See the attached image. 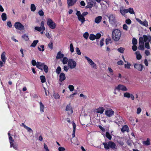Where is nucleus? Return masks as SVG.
I'll list each match as a JSON object with an SVG mask.
<instances>
[{"mask_svg": "<svg viewBox=\"0 0 151 151\" xmlns=\"http://www.w3.org/2000/svg\"><path fill=\"white\" fill-rule=\"evenodd\" d=\"M32 64L33 66H35L37 64V62L35 60H33L32 61Z\"/></svg>", "mask_w": 151, "mask_h": 151, "instance_id": "338daca9", "label": "nucleus"}, {"mask_svg": "<svg viewBox=\"0 0 151 151\" xmlns=\"http://www.w3.org/2000/svg\"><path fill=\"white\" fill-rule=\"evenodd\" d=\"M31 10L32 12H34L36 10V7L34 4H32L31 5Z\"/></svg>", "mask_w": 151, "mask_h": 151, "instance_id": "c9c22d12", "label": "nucleus"}, {"mask_svg": "<svg viewBox=\"0 0 151 151\" xmlns=\"http://www.w3.org/2000/svg\"><path fill=\"white\" fill-rule=\"evenodd\" d=\"M53 96L56 99H59L60 97L59 94L57 93H54L53 94Z\"/></svg>", "mask_w": 151, "mask_h": 151, "instance_id": "79ce46f5", "label": "nucleus"}, {"mask_svg": "<svg viewBox=\"0 0 151 151\" xmlns=\"http://www.w3.org/2000/svg\"><path fill=\"white\" fill-rule=\"evenodd\" d=\"M85 58L87 60L88 63L93 68L96 69V66L91 59L87 56H85Z\"/></svg>", "mask_w": 151, "mask_h": 151, "instance_id": "0eeeda50", "label": "nucleus"}, {"mask_svg": "<svg viewBox=\"0 0 151 151\" xmlns=\"http://www.w3.org/2000/svg\"><path fill=\"white\" fill-rule=\"evenodd\" d=\"M143 37H140L139 38V44H144Z\"/></svg>", "mask_w": 151, "mask_h": 151, "instance_id": "a18cd8bd", "label": "nucleus"}, {"mask_svg": "<svg viewBox=\"0 0 151 151\" xmlns=\"http://www.w3.org/2000/svg\"><path fill=\"white\" fill-rule=\"evenodd\" d=\"M137 40L135 38H133L132 40V44L133 45H135L137 44Z\"/></svg>", "mask_w": 151, "mask_h": 151, "instance_id": "37998d69", "label": "nucleus"}, {"mask_svg": "<svg viewBox=\"0 0 151 151\" xmlns=\"http://www.w3.org/2000/svg\"><path fill=\"white\" fill-rule=\"evenodd\" d=\"M66 79L64 73H60L59 76V81L62 82Z\"/></svg>", "mask_w": 151, "mask_h": 151, "instance_id": "f8f14e48", "label": "nucleus"}, {"mask_svg": "<svg viewBox=\"0 0 151 151\" xmlns=\"http://www.w3.org/2000/svg\"><path fill=\"white\" fill-rule=\"evenodd\" d=\"M114 114V111L111 109L107 110L105 112V114L108 117H111Z\"/></svg>", "mask_w": 151, "mask_h": 151, "instance_id": "1a4fd4ad", "label": "nucleus"}, {"mask_svg": "<svg viewBox=\"0 0 151 151\" xmlns=\"http://www.w3.org/2000/svg\"><path fill=\"white\" fill-rule=\"evenodd\" d=\"M38 42L39 41L38 40H34L31 44L30 46L31 47H35Z\"/></svg>", "mask_w": 151, "mask_h": 151, "instance_id": "a878e982", "label": "nucleus"}, {"mask_svg": "<svg viewBox=\"0 0 151 151\" xmlns=\"http://www.w3.org/2000/svg\"><path fill=\"white\" fill-rule=\"evenodd\" d=\"M39 104L40 106V110L41 112H44V109L45 108L42 102H39Z\"/></svg>", "mask_w": 151, "mask_h": 151, "instance_id": "5701e85b", "label": "nucleus"}, {"mask_svg": "<svg viewBox=\"0 0 151 151\" xmlns=\"http://www.w3.org/2000/svg\"><path fill=\"white\" fill-rule=\"evenodd\" d=\"M40 27L42 29V31H44L45 29V27L44 26V22L43 21H42L40 24Z\"/></svg>", "mask_w": 151, "mask_h": 151, "instance_id": "a19ab883", "label": "nucleus"}, {"mask_svg": "<svg viewBox=\"0 0 151 151\" xmlns=\"http://www.w3.org/2000/svg\"><path fill=\"white\" fill-rule=\"evenodd\" d=\"M43 70L46 73H47L48 72V66L45 65L44 64V65H43Z\"/></svg>", "mask_w": 151, "mask_h": 151, "instance_id": "72a5a7b5", "label": "nucleus"}, {"mask_svg": "<svg viewBox=\"0 0 151 151\" xmlns=\"http://www.w3.org/2000/svg\"><path fill=\"white\" fill-rule=\"evenodd\" d=\"M89 38L91 40L93 41L96 39V36L94 34H91L90 35Z\"/></svg>", "mask_w": 151, "mask_h": 151, "instance_id": "7c9ffc66", "label": "nucleus"}, {"mask_svg": "<svg viewBox=\"0 0 151 151\" xmlns=\"http://www.w3.org/2000/svg\"><path fill=\"white\" fill-rule=\"evenodd\" d=\"M5 55L6 53L5 52H4L2 53L1 55V59L4 63H5L6 61V58Z\"/></svg>", "mask_w": 151, "mask_h": 151, "instance_id": "dca6fc26", "label": "nucleus"}, {"mask_svg": "<svg viewBox=\"0 0 151 151\" xmlns=\"http://www.w3.org/2000/svg\"><path fill=\"white\" fill-rule=\"evenodd\" d=\"M65 110L66 111H70V113H69V112L68 113V115H70V114H72L73 112V111L72 109V108L70 106V104L67 105L66 108Z\"/></svg>", "mask_w": 151, "mask_h": 151, "instance_id": "2eb2a0df", "label": "nucleus"}, {"mask_svg": "<svg viewBox=\"0 0 151 151\" xmlns=\"http://www.w3.org/2000/svg\"><path fill=\"white\" fill-rule=\"evenodd\" d=\"M70 50L71 53L74 52V47L72 43H71L70 45Z\"/></svg>", "mask_w": 151, "mask_h": 151, "instance_id": "49530a36", "label": "nucleus"}, {"mask_svg": "<svg viewBox=\"0 0 151 151\" xmlns=\"http://www.w3.org/2000/svg\"><path fill=\"white\" fill-rule=\"evenodd\" d=\"M68 65L71 69L74 68L76 65V62L73 59H69L68 60Z\"/></svg>", "mask_w": 151, "mask_h": 151, "instance_id": "20e7f679", "label": "nucleus"}, {"mask_svg": "<svg viewBox=\"0 0 151 151\" xmlns=\"http://www.w3.org/2000/svg\"><path fill=\"white\" fill-rule=\"evenodd\" d=\"M104 39H101L100 42V45L101 47H102L104 45Z\"/></svg>", "mask_w": 151, "mask_h": 151, "instance_id": "0e129e2a", "label": "nucleus"}, {"mask_svg": "<svg viewBox=\"0 0 151 151\" xmlns=\"http://www.w3.org/2000/svg\"><path fill=\"white\" fill-rule=\"evenodd\" d=\"M106 137L109 140H111V139L112 136L108 132H106Z\"/></svg>", "mask_w": 151, "mask_h": 151, "instance_id": "393cba45", "label": "nucleus"}, {"mask_svg": "<svg viewBox=\"0 0 151 151\" xmlns=\"http://www.w3.org/2000/svg\"><path fill=\"white\" fill-rule=\"evenodd\" d=\"M68 62V59L66 57H63V59L62 62L63 64H66Z\"/></svg>", "mask_w": 151, "mask_h": 151, "instance_id": "c756f323", "label": "nucleus"}, {"mask_svg": "<svg viewBox=\"0 0 151 151\" xmlns=\"http://www.w3.org/2000/svg\"><path fill=\"white\" fill-rule=\"evenodd\" d=\"M27 130V131L30 132H32V130L31 129V128H30L26 126H25V128Z\"/></svg>", "mask_w": 151, "mask_h": 151, "instance_id": "052dcab7", "label": "nucleus"}, {"mask_svg": "<svg viewBox=\"0 0 151 151\" xmlns=\"http://www.w3.org/2000/svg\"><path fill=\"white\" fill-rule=\"evenodd\" d=\"M35 29L39 32H41L42 30V29L41 27H35Z\"/></svg>", "mask_w": 151, "mask_h": 151, "instance_id": "864d4df0", "label": "nucleus"}, {"mask_svg": "<svg viewBox=\"0 0 151 151\" xmlns=\"http://www.w3.org/2000/svg\"><path fill=\"white\" fill-rule=\"evenodd\" d=\"M41 81L42 83H45L46 81L45 77L44 76H41L40 77Z\"/></svg>", "mask_w": 151, "mask_h": 151, "instance_id": "2f4dec72", "label": "nucleus"}, {"mask_svg": "<svg viewBox=\"0 0 151 151\" xmlns=\"http://www.w3.org/2000/svg\"><path fill=\"white\" fill-rule=\"evenodd\" d=\"M64 55V54H62L61 51H59L57 55L56 58L57 60L61 59L63 58Z\"/></svg>", "mask_w": 151, "mask_h": 151, "instance_id": "a211bd4d", "label": "nucleus"}, {"mask_svg": "<svg viewBox=\"0 0 151 151\" xmlns=\"http://www.w3.org/2000/svg\"><path fill=\"white\" fill-rule=\"evenodd\" d=\"M38 14L41 16H43L44 15V12L42 10H40L39 11Z\"/></svg>", "mask_w": 151, "mask_h": 151, "instance_id": "4d7b16f0", "label": "nucleus"}, {"mask_svg": "<svg viewBox=\"0 0 151 151\" xmlns=\"http://www.w3.org/2000/svg\"><path fill=\"white\" fill-rule=\"evenodd\" d=\"M128 12L131 14H134V12L133 8H129L128 9Z\"/></svg>", "mask_w": 151, "mask_h": 151, "instance_id": "de8ad7c7", "label": "nucleus"}, {"mask_svg": "<svg viewBox=\"0 0 151 151\" xmlns=\"http://www.w3.org/2000/svg\"><path fill=\"white\" fill-rule=\"evenodd\" d=\"M93 6V4L91 2H88L87 5L86 6V8L91 9Z\"/></svg>", "mask_w": 151, "mask_h": 151, "instance_id": "cd10ccee", "label": "nucleus"}, {"mask_svg": "<svg viewBox=\"0 0 151 151\" xmlns=\"http://www.w3.org/2000/svg\"><path fill=\"white\" fill-rule=\"evenodd\" d=\"M69 89L70 91H73L74 89V87L72 85H69L68 86Z\"/></svg>", "mask_w": 151, "mask_h": 151, "instance_id": "3c124183", "label": "nucleus"}, {"mask_svg": "<svg viewBox=\"0 0 151 151\" xmlns=\"http://www.w3.org/2000/svg\"><path fill=\"white\" fill-rule=\"evenodd\" d=\"M77 1V0H67V3L69 6H72Z\"/></svg>", "mask_w": 151, "mask_h": 151, "instance_id": "9b49d317", "label": "nucleus"}, {"mask_svg": "<svg viewBox=\"0 0 151 151\" xmlns=\"http://www.w3.org/2000/svg\"><path fill=\"white\" fill-rule=\"evenodd\" d=\"M1 17L2 20L5 21L7 19L6 15V13H3L2 14Z\"/></svg>", "mask_w": 151, "mask_h": 151, "instance_id": "bb28decb", "label": "nucleus"}, {"mask_svg": "<svg viewBox=\"0 0 151 151\" xmlns=\"http://www.w3.org/2000/svg\"><path fill=\"white\" fill-rule=\"evenodd\" d=\"M141 24L143 25L144 26L147 27L148 25V23L147 21L145 20L144 22H143L142 24Z\"/></svg>", "mask_w": 151, "mask_h": 151, "instance_id": "603ef678", "label": "nucleus"}, {"mask_svg": "<svg viewBox=\"0 0 151 151\" xmlns=\"http://www.w3.org/2000/svg\"><path fill=\"white\" fill-rule=\"evenodd\" d=\"M129 130V128L128 126L127 125H125L123 126L121 129V131L122 132H124L125 131H128Z\"/></svg>", "mask_w": 151, "mask_h": 151, "instance_id": "412c9836", "label": "nucleus"}, {"mask_svg": "<svg viewBox=\"0 0 151 151\" xmlns=\"http://www.w3.org/2000/svg\"><path fill=\"white\" fill-rule=\"evenodd\" d=\"M143 37L144 38V41L145 42H150L151 40V37L150 35H148V36L145 35H143Z\"/></svg>", "mask_w": 151, "mask_h": 151, "instance_id": "ddd939ff", "label": "nucleus"}, {"mask_svg": "<svg viewBox=\"0 0 151 151\" xmlns=\"http://www.w3.org/2000/svg\"><path fill=\"white\" fill-rule=\"evenodd\" d=\"M108 18L109 21L112 23H114L115 21V16L113 14H110Z\"/></svg>", "mask_w": 151, "mask_h": 151, "instance_id": "4468645a", "label": "nucleus"}, {"mask_svg": "<svg viewBox=\"0 0 151 151\" xmlns=\"http://www.w3.org/2000/svg\"><path fill=\"white\" fill-rule=\"evenodd\" d=\"M102 19V17L101 16H98L95 18L94 22L96 24H99L101 22Z\"/></svg>", "mask_w": 151, "mask_h": 151, "instance_id": "6ab92c4d", "label": "nucleus"}, {"mask_svg": "<svg viewBox=\"0 0 151 151\" xmlns=\"http://www.w3.org/2000/svg\"><path fill=\"white\" fill-rule=\"evenodd\" d=\"M47 24L49 26V28L51 29H54L56 28V23L53 22L52 19L50 18H48L47 19Z\"/></svg>", "mask_w": 151, "mask_h": 151, "instance_id": "7ed1b4c3", "label": "nucleus"}, {"mask_svg": "<svg viewBox=\"0 0 151 151\" xmlns=\"http://www.w3.org/2000/svg\"><path fill=\"white\" fill-rule=\"evenodd\" d=\"M143 144L146 145H149L150 144V139L149 138H147V140L144 142Z\"/></svg>", "mask_w": 151, "mask_h": 151, "instance_id": "f704fd0d", "label": "nucleus"}, {"mask_svg": "<svg viewBox=\"0 0 151 151\" xmlns=\"http://www.w3.org/2000/svg\"><path fill=\"white\" fill-rule=\"evenodd\" d=\"M76 52H77V54L78 55H80L81 54V52L80 51V50H79V48L77 47L76 48Z\"/></svg>", "mask_w": 151, "mask_h": 151, "instance_id": "680f3d73", "label": "nucleus"}, {"mask_svg": "<svg viewBox=\"0 0 151 151\" xmlns=\"http://www.w3.org/2000/svg\"><path fill=\"white\" fill-rule=\"evenodd\" d=\"M89 36V34L88 32H85L83 35V37L86 39L88 38Z\"/></svg>", "mask_w": 151, "mask_h": 151, "instance_id": "09e8293b", "label": "nucleus"}, {"mask_svg": "<svg viewBox=\"0 0 151 151\" xmlns=\"http://www.w3.org/2000/svg\"><path fill=\"white\" fill-rule=\"evenodd\" d=\"M22 37L26 41H27L29 40L28 36L26 34H24L22 36Z\"/></svg>", "mask_w": 151, "mask_h": 151, "instance_id": "8fccbe9b", "label": "nucleus"}, {"mask_svg": "<svg viewBox=\"0 0 151 151\" xmlns=\"http://www.w3.org/2000/svg\"><path fill=\"white\" fill-rule=\"evenodd\" d=\"M139 46L138 47V49L139 50H143L144 49V44H139Z\"/></svg>", "mask_w": 151, "mask_h": 151, "instance_id": "e433bc0d", "label": "nucleus"}, {"mask_svg": "<svg viewBox=\"0 0 151 151\" xmlns=\"http://www.w3.org/2000/svg\"><path fill=\"white\" fill-rule=\"evenodd\" d=\"M124 50V49L122 47H120L117 49V50L119 52L122 53H123Z\"/></svg>", "mask_w": 151, "mask_h": 151, "instance_id": "ea45409f", "label": "nucleus"}, {"mask_svg": "<svg viewBox=\"0 0 151 151\" xmlns=\"http://www.w3.org/2000/svg\"><path fill=\"white\" fill-rule=\"evenodd\" d=\"M131 21L129 19H126L125 21V22L128 24H131Z\"/></svg>", "mask_w": 151, "mask_h": 151, "instance_id": "13d9d810", "label": "nucleus"}, {"mask_svg": "<svg viewBox=\"0 0 151 151\" xmlns=\"http://www.w3.org/2000/svg\"><path fill=\"white\" fill-rule=\"evenodd\" d=\"M103 144L104 145V147L106 150L109 149L110 148L113 150L116 148V145L115 143L111 141H109L108 143L104 142Z\"/></svg>", "mask_w": 151, "mask_h": 151, "instance_id": "f03ea898", "label": "nucleus"}, {"mask_svg": "<svg viewBox=\"0 0 151 151\" xmlns=\"http://www.w3.org/2000/svg\"><path fill=\"white\" fill-rule=\"evenodd\" d=\"M61 71V67L59 66L57 68L56 70V72L58 74H60V72Z\"/></svg>", "mask_w": 151, "mask_h": 151, "instance_id": "4c0bfd02", "label": "nucleus"}, {"mask_svg": "<svg viewBox=\"0 0 151 151\" xmlns=\"http://www.w3.org/2000/svg\"><path fill=\"white\" fill-rule=\"evenodd\" d=\"M121 35L122 33L120 30L114 29L112 32V39L115 41H118L120 38Z\"/></svg>", "mask_w": 151, "mask_h": 151, "instance_id": "f257e3e1", "label": "nucleus"}, {"mask_svg": "<svg viewBox=\"0 0 151 151\" xmlns=\"http://www.w3.org/2000/svg\"><path fill=\"white\" fill-rule=\"evenodd\" d=\"M111 39L109 38H107L106 40V45L108 44L111 41Z\"/></svg>", "mask_w": 151, "mask_h": 151, "instance_id": "e2e57ef3", "label": "nucleus"}, {"mask_svg": "<svg viewBox=\"0 0 151 151\" xmlns=\"http://www.w3.org/2000/svg\"><path fill=\"white\" fill-rule=\"evenodd\" d=\"M65 150V149L63 147H60L58 148L59 151H64Z\"/></svg>", "mask_w": 151, "mask_h": 151, "instance_id": "774afa93", "label": "nucleus"}, {"mask_svg": "<svg viewBox=\"0 0 151 151\" xmlns=\"http://www.w3.org/2000/svg\"><path fill=\"white\" fill-rule=\"evenodd\" d=\"M134 67L135 69L140 71H142L143 68H144V66L143 65L138 63L134 64Z\"/></svg>", "mask_w": 151, "mask_h": 151, "instance_id": "423d86ee", "label": "nucleus"}, {"mask_svg": "<svg viewBox=\"0 0 151 151\" xmlns=\"http://www.w3.org/2000/svg\"><path fill=\"white\" fill-rule=\"evenodd\" d=\"M123 28L124 29L127 31L128 30V27L126 24H124L123 26Z\"/></svg>", "mask_w": 151, "mask_h": 151, "instance_id": "6e6d98bb", "label": "nucleus"}, {"mask_svg": "<svg viewBox=\"0 0 151 151\" xmlns=\"http://www.w3.org/2000/svg\"><path fill=\"white\" fill-rule=\"evenodd\" d=\"M116 89L118 91L121 90L123 91H127V89L125 86L121 84L118 85L115 88V90Z\"/></svg>", "mask_w": 151, "mask_h": 151, "instance_id": "6e6552de", "label": "nucleus"}, {"mask_svg": "<svg viewBox=\"0 0 151 151\" xmlns=\"http://www.w3.org/2000/svg\"><path fill=\"white\" fill-rule=\"evenodd\" d=\"M9 140L10 144L11 145V146H12V145L13 143L14 142V140L13 139L12 137L11 136H9Z\"/></svg>", "mask_w": 151, "mask_h": 151, "instance_id": "58836bf2", "label": "nucleus"}, {"mask_svg": "<svg viewBox=\"0 0 151 151\" xmlns=\"http://www.w3.org/2000/svg\"><path fill=\"white\" fill-rule=\"evenodd\" d=\"M48 46L49 47L52 49H53V43L52 42H50L48 44Z\"/></svg>", "mask_w": 151, "mask_h": 151, "instance_id": "bf43d9fd", "label": "nucleus"}, {"mask_svg": "<svg viewBox=\"0 0 151 151\" xmlns=\"http://www.w3.org/2000/svg\"><path fill=\"white\" fill-rule=\"evenodd\" d=\"M126 63H127V64H124L125 68L128 69H130V67L131 65V64H130V63H128V62H127Z\"/></svg>", "mask_w": 151, "mask_h": 151, "instance_id": "473e14b6", "label": "nucleus"}, {"mask_svg": "<svg viewBox=\"0 0 151 151\" xmlns=\"http://www.w3.org/2000/svg\"><path fill=\"white\" fill-rule=\"evenodd\" d=\"M116 119L115 122L117 124H122L123 123V119L122 117L119 115H117L116 116Z\"/></svg>", "mask_w": 151, "mask_h": 151, "instance_id": "9d476101", "label": "nucleus"}, {"mask_svg": "<svg viewBox=\"0 0 151 151\" xmlns=\"http://www.w3.org/2000/svg\"><path fill=\"white\" fill-rule=\"evenodd\" d=\"M120 12L122 15H124L125 14L128 12V9H125L123 10H120Z\"/></svg>", "mask_w": 151, "mask_h": 151, "instance_id": "c85d7f7f", "label": "nucleus"}, {"mask_svg": "<svg viewBox=\"0 0 151 151\" xmlns=\"http://www.w3.org/2000/svg\"><path fill=\"white\" fill-rule=\"evenodd\" d=\"M96 39H99L100 38L101 36V35L100 33H97L96 35H95Z\"/></svg>", "mask_w": 151, "mask_h": 151, "instance_id": "69168bd1", "label": "nucleus"}, {"mask_svg": "<svg viewBox=\"0 0 151 151\" xmlns=\"http://www.w3.org/2000/svg\"><path fill=\"white\" fill-rule=\"evenodd\" d=\"M135 54L136 55V58L137 60H140L142 58V56L140 54L139 52L138 51H137L135 52Z\"/></svg>", "mask_w": 151, "mask_h": 151, "instance_id": "4be33fe9", "label": "nucleus"}, {"mask_svg": "<svg viewBox=\"0 0 151 151\" xmlns=\"http://www.w3.org/2000/svg\"><path fill=\"white\" fill-rule=\"evenodd\" d=\"M78 20L80 21L82 23V24H83L85 21V18L84 17L81 15L78 17Z\"/></svg>", "mask_w": 151, "mask_h": 151, "instance_id": "aec40b11", "label": "nucleus"}, {"mask_svg": "<svg viewBox=\"0 0 151 151\" xmlns=\"http://www.w3.org/2000/svg\"><path fill=\"white\" fill-rule=\"evenodd\" d=\"M104 108L102 107H99L96 109V112L98 113L102 114L104 110Z\"/></svg>", "mask_w": 151, "mask_h": 151, "instance_id": "f3484780", "label": "nucleus"}, {"mask_svg": "<svg viewBox=\"0 0 151 151\" xmlns=\"http://www.w3.org/2000/svg\"><path fill=\"white\" fill-rule=\"evenodd\" d=\"M124 96L125 97L129 98L130 97L131 94L129 93L126 92L124 94Z\"/></svg>", "mask_w": 151, "mask_h": 151, "instance_id": "c03bdc74", "label": "nucleus"}, {"mask_svg": "<svg viewBox=\"0 0 151 151\" xmlns=\"http://www.w3.org/2000/svg\"><path fill=\"white\" fill-rule=\"evenodd\" d=\"M44 64V63H41L40 62H38L37 63V64L36 65V67L39 69H41V68L40 67V66H43Z\"/></svg>", "mask_w": 151, "mask_h": 151, "instance_id": "b1692460", "label": "nucleus"}, {"mask_svg": "<svg viewBox=\"0 0 151 151\" xmlns=\"http://www.w3.org/2000/svg\"><path fill=\"white\" fill-rule=\"evenodd\" d=\"M150 42H146L145 43V47L148 49H149L150 48V45H149V43Z\"/></svg>", "mask_w": 151, "mask_h": 151, "instance_id": "5fc2aeb1", "label": "nucleus"}, {"mask_svg": "<svg viewBox=\"0 0 151 151\" xmlns=\"http://www.w3.org/2000/svg\"><path fill=\"white\" fill-rule=\"evenodd\" d=\"M14 27L16 29L21 31L23 30L24 29V25L19 22H16L15 23Z\"/></svg>", "mask_w": 151, "mask_h": 151, "instance_id": "39448f33", "label": "nucleus"}]
</instances>
